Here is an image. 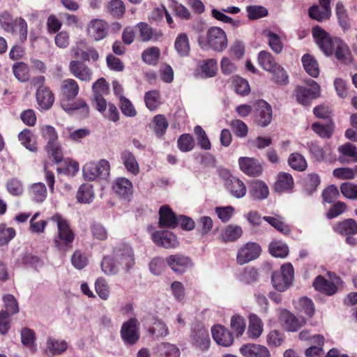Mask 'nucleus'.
Instances as JSON below:
<instances>
[{
	"mask_svg": "<svg viewBox=\"0 0 357 357\" xmlns=\"http://www.w3.org/2000/svg\"><path fill=\"white\" fill-rule=\"evenodd\" d=\"M326 276L328 278L321 275H317L312 282V286L317 291L327 296H332L337 294L339 288L343 287L344 281L335 272L327 271Z\"/></svg>",
	"mask_w": 357,
	"mask_h": 357,
	"instance_id": "7ed1b4c3",
	"label": "nucleus"
},
{
	"mask_svg": "<svg viewBox=\"0 0 357 357\" xmlns=\"http://www.w3.org/2000/svg\"><path fill=\"white\" fill-rule=\"evenodd\" d=\"M71 52L74 57L79 58L82 61H89L90 59L96 61L99 58V54L94 47H89L86 51L73 48Z\"/></svg>",
	"mask_w": 357,
	"mask_h": 357,
	"instance_id": "58836bf2",
	"label": "nucleus"
},
{
	"mask_svg": "<svg viewBox=\"0 0 357 357\" xmlns=\"http://www.w3.org/2000/svg\"><path fill=\"white\" fill-rule=\"evenodd\" d=\"M264 36L267 37L268 40V43L271 50L276 54H280L283 50V43L280 37L269 29H266L263 31Z\"/></svg>",
	"mask_w": 357,
	"mask_h": 357,
	"instance_id": "79ce46f5",
	"label": "nucleus"
},
{
	"mask_svg": "<svg viewBox=\"0 0 357 357\" xmlns=\"http://www.w3.org/2000/svg\"><path fill=\"white\" fill-rule=\"evenodd\" d=\"M331 0H319V5L314 4L308 8L309 17L318 22L328 20L331 16Z\"/></svg>",
	"mask_w": 357,
	"mask_h": 357,
	"instance_id": "f3484780",
	"label": "nucleus"
},
{
	"mask_svg": "<svg viewBox=\"0 0 357 357\" xmlns=\"http://www.w3.org/2000/svg\"><path fill=\"white\" fill-rule=\"evenodd\" d=\"M289 165L298 171H303L307 167V162L302 155L294 153L290 155L288 160Z\"/></svg>",
	"mask_w": 357,
	"mask_h": 357,
	"instance_id": "0e129e2a",
	"label": "nucleus"
},
{
	"mask_svg": "<svg viewBox=\"0 0 357 357\" xmlns=\"http://www.w3.org/2000/svg\"><path fill=\"white\" fill-rule=\"evenodd\" d=\"M45 149L48 153L49 158L56 164H59L63 160V152L59 142L47 144Z\"/></svg>",
	"mask_w": 357,
	"mask_h": 357,
	"instance_id": "8fccbe9b",
	"label": "nucleus"
},
{
	"mask_svg": "<svg viewBox=\"0 0 357 357\" xmlns=\"http://www.w3.org/2000/svg\"><path fill=\"white\" fill-rule=\"evenodd\" d=\"M240 169L246 175L251 177H258L263 172L261 163L255 158L240 157L238 158Z\"/></svg>",
	"mask_w": 357,
	"mask_h": 357,
	"instance_id": "2eb2a0df",
	"label": "nucleus"
},
{
	"mask_svg": "<svg viewBox=\"0 0 357 357\" xmlns=\"http://www.w3.org/2000/svg\"><path fill=\"white\" fill-rule=\"evenodd\" d=\"M335 45L333 52L335 57L342 63H347L349 60V56L351 55L347 45L340 38Z\"/></svg>",
	"mask_w": 357,
	"mask_h": 357,
	"instance_id": "4c0bfd02",
	"label": "nucleus"
},
{
	"mask_svg": "<svg viewBox=\"0 0 357 357\" xmlns=\"http://www.w3.org/2000/svg\"><path fill=\"white\" fill-rule=\"evenodd\" d=\"M174 47L180 56H188L190 54V47L189 38L186 33H179L174 42Z\"/></svg>",
	"mask_w": 357,
	"mask_h": 357,
	"instance_id": "72a5a7b5",
	"label": "nucleus"
},
{
	"mask_svg": "<svg viewBox=\"0 0 357 357\" xmlns=\"http://www.w3.org/2000/svg\"><path fill=\"white\" fill-rule=\"evenodd\" d=\"M279 319L285 330L289 332H296L306 324L304 318L298 319L287 310L281 311Z\"/></svg>",
	"mask_w": 357,
	"mask_h": 357,
	"instance_id": "6ab92c4d",
	"label": "nucleus"
},
{
	"mask_svg": "<svg viewBox=\"0 0 357 357\" xmlns=\"http://www.w3.org/2000/svg\"><path fill=\"white\" fill-rule=\"evenodd\" d=\"M312 88L308 89L304 86H298L295 89V95L297 102L302 105H309L311 101L317 97L320 93L319 85L314 80L310 79L307 82Z\"/></svg>",
	"mask_w": 357,
	"mask_h": 357,
	"instance_id": "1a4fd4ad",
	"label": "nucleus"
},
{
	"mask_svg": "<svg viewBox=\"0 0 357 357\" xmlns=\"http://www.w3.org/2000/svg\"><path fill=\"white\" fill-rule=\"evenodd\" d=\"M3 301L4 303L5 310L1 312H6V314L14 315L19 312L18 303L12 294H8L3 296Z\"/></svg>",
	"mask_w": 357,
	"mask_h": 357,
	"instance_id": "603ef678",
	"label": "nucleus"
},
{
	"mask_svg": "<svg viewBox=\"0 0 357 357\" xmlns=\"http://www.w3.org/2000/svg\"><path fill=\"white\" fill-rule=\"evenodd\" d=\"M201 72L204 77H212L216 75L218 62L215 59H208L202 61L199 66Z\"/></svg>",
	"mask_w": 357,
	"mask_h": 357,
	"instance_id": "37998d69",
	"label": "nucleus"
},
{
	"mask_svg": "<svg viewBox=\"0 0 357 357\" xmlns=\"http://www.w3.org/2000/svg\"><path fill=\"white\" fill-rule=\"evenodd\" d=\"M139 31V39L142 42L158 41L161 39L163 33L161 30L152 28L148 23L140 22L135 26Z\"/></svg>",
	"mask_w": 357,
	"mask_h": 357,
	"instance_id": "4be33fe9",
	"label": "nucleus"
},
{
	"mask_svg": "<svg viewBox=\"0 0 357 357\" xmlns=\"http://www.w3.org/2000/svg\"><path fill=\"white\" fill-rule=\"evenodd\" d=\"M115 261L123 269L128 270L135 264L132 248L127 244H121L114 250Z\"/></svg>",
	"mask_w": 357,
	"mask_h": 357,
	"instance_id": "9d476101",
	"label": "nucleus"
},
{
	"mask_svg": "<svg viewBox=\"0 0 357 357\" xmlns=\"http://www.w3.org/2000/svg\"><path fill=\"white\" fill-rule=\"evenodd\" d=\"M198 145L203 150H210L211 144L204 130L200 126H196L194 128Z\"/></svg>",
	"mask_w": 357,
	"mask_h": 357,
	"instance_id": "680f3d73",
	"label": "nucleus"
},
{
	"mask_svg": "<svg viewBox=\"0 0 357 357\" xmlns=\"http://www.w3.org/2000/svg\"><path fill=\"white\" fill-rule=\"evenodd\" d=\"M158 226L161 229H175L178 226V217L167 205L160 208Z\"/></svg>",
	"mask_w": 357,
	"mask_h": 357,
	"instance_id": "aec40b11",
	"label": "nucleus"
},
{
	"mask_svg": "<svg viewBox=\"0 0 357 357\" xmlns=\"http://www.w3.org/2000/svg\"><path fill=\"white\" fill-rule=\"evenodd\" d=\"M112 189L121 199L130 201L132 195V183L124 177L117 178L113 183Z\"/></svg>",
	"mask_w": 357,
	"mask_h": 357,
	"instance_id": "5701e85b",
	"label": "nucleus"
},
{
	"mask_svg": "<svg viewBox=\"0 0 357 357\" xmlns=\"http://www.w3.org/2000/svg\"><path fill=\"white\" fill-rule=\"evenodd\" d=\"M261 252L260 245L255 242H248L239 250L236 256L237 263L245 264L257 259Z\"/></svg>",
	"mask_w": 357,
	"mask_h": 357,
	"instance_id": "9b49d317",
	"label": "nucleus"
},
{
	"mask_svg": "<svg viewBox=\"0 0 357 357\" xmlns=\"http://www.w3.org/2000/svg\"><path fill=\"white\" fill-rule=\"evenodd\" d=\"M191 338L193 344L202 351L207 350L210 347V337L206 328L199 325L193 327Z\"/></svg>",
	"mask_w": 357,
	"mask_h": 357,
	"instance_id": "a211bd4d",
	"label": "nucleus"
},
{
	"mask_svg": "<svg viewBox=\"0 0 357 357\" xmlns=\"http://www.w3.org/2000/svg\"><path fill=\"white\" fill-rule=\"evenodd\" d=\"M337 151L340 162H342V157H349L352 159V161L357 162V147L354 144L346 142L338 147Z\"/></svg>",
	"mask_w": 357,
	"mask_h": 357,
	"instance_id": "49530a36",
	"label": "nucleus"
},
{
	"mask_svg": "<svg viewBox=\"0 0 357 357\" xmlns=\"http://www.w3.org/2000/svg\"><path fill=\"white\" fill-rule=\"evenodd\" d=\"M109 26L107 22L101 19H92L87 26V33L95 41L103 40L108 35Z\"/></svg>",
	"mask_w": 357,
	"mask_h": 357,
	"instance_id": "dca6fc26",
	"label": "nucleus"
},
{
	"mask_svg": "<svg viewBox=\"0 0 357 357\" xmlns=\"http://www.w3.org/2000/svg\"><path fill=\"white\" fill-rule=\"evenodd\" d=\"M76 197L79 203L90 204L94 198L92 185L89 183L81 185L77 192Z\"/></svg>",
	"mask_w": 357,
	"mask_h": 357,
	"instance_id": "e433bc0d",
	"label": "nucleus"
},
{
	"mask_svg": "<svg viewBox=\"0 0 357 357\" xmlns=\"http://www.w3.org/2000/svg\"><path fill=\"white\" fill-rule=\"evenodd\" d=\"M258 64L266 71H273L278 65L273 56L268 51L262 50L257 56Z\"/></svg>",
	"mask_w": 357,
	"mask_h": 357,
	"instance_id": "473e14b6",
	"label": "nucleus"
},
{
	"mask_svg": "<svg viewBox=\"0 0 357 357\" xmlns=\"http://www.w3.org/2000/svg\"><path fill=\"white\" fill-rule=\"evenodd\" d=\"M241 354L245 357H271L268 348L257 344H246L240 348Z\"/></svg>",
	"mask_w": 357,
	"mask_h": 357,
	"instance_id": "cd10ccee",
	"label": "nucleus"
},
{
	"mask_svg": "<svg viewBox=\"0 0 357 357\" xmlns=\"http://www.w3.org/2000/svg\"><path fill=\"white\" fill-rule=\"evenodd\" d=\"M341 193L347 199L357 200V184L346 182L340 185Z\"/></svg>",
	"mask_w": 357,
	"mask_h": 357,
	"instance_id": "774afa93",
	"label": "nucleus"
},
{
	"mask_svg": "<svg viewBox=\"0 0 357 357\" xmlns=\"http://www.w3.org/2000/svg\"><path fill=\"white\" fill-rule=\"evenodd\" d=\"M49 220L55 222L57 227V237L54 241L55 246L62 251L71 249L75 235L68 221L59 213L54 214Z\"/></svg>",
	"mask_w": 357,
	"mask_h": 357,
	"instance_id": "f257e3e1",
	"label": "nucleus"
},
{
	"mask_svg": "<svg viewBox=\"0 0 357 357\" xmlns=\"http://www.w3.org/2000/svg\"><path fill=\"white\" fill-rule=\"evenodd\" d=\"M262 331L263 323L261 319L256 314H250L248 329V336L251 338L257 339L261 335Z\"/></svg>",
	"mask_w": 357,
	"mask_h": 357,
	"instance_id": "f704fd0d",
	"label": "nucleus"
},
{
	"mask_svg": "<svg viewBox=\"0 0 357 357\" xmlns=\"http://www.w3.org/2000/svg\"><path fill=\"white\" fill-rule=\"evenodd\" d=\"M302 63L306 73L312 77H317L319 75V69L317 61L309 54L302 56Z\"/></svg>",
	"mask_w": 357,
	"mask_h": 357,
	"instance_id": "c9c22d12",
	"label": "nucleus"
},
{
	"mask_svg": "<svg viewBox=\"0 0 357 357\" xmlns=\"http://www.w3.org/2000/svg\"><path fill=\"white\" fill-rule=\"evenodd\" d=\"M313 38L319 49L326 56H332L334 52L335 43L340 39L338 37H331L323 28L319 25L312 29Z\"/></svg>",
	"mask_w": 357,
	"mask_h": 357,
	"instance_id": "39448f33",
	"label": "nucleus"
},
{
	"mask_svg": "<svg viewBox=\"0 0 357 357\" xmlns=\"http://www.w3.org/2000/svg\"><path fill=\"white\" fill-rule=\"evenodd\" d=\"M312 130L322 138H330L333 132V126L330 124L314 123L312 125Z\"/></svg>",
	"mask_w": 357,
	"mask_h": 357,
	"instance_id": "338daca9",
	"label": "nucleus"
},
{
	"mask_svg": "<svg viewBox=\"0 0 357 357\" xmlns=\"http://www.w3.org/2000/svg\"><path fill=\"white\" fill-rule=\"evenodd\" d=\"M246 11L250 20H258L266 17L268 14L267 8L262 6H248L246 7Z\"/></svg>",
	"mask_w": 357,
	"mask_h": 357,
	"instance_id": "052dcab7",
	"label": "nucleus"
},
{
	"mask_svg": "<svg viewBox=\"0 0 357 357\" xmlns=\"http://www.w3.org/2000/svg\"><path fill=\"white\" fill-rule=\"evenodd\" d=\"M320 177L317 174H310L304 180V188L307 195L314 193L320 185Z\"/></svg>",
	"mask_w": 357,
	"mask_h": 357,
	"instance_id": "bf43d9fd",
	"label": "nucleus"
},
{
	"mask_svg": "<svg viewBox=\"0 0 357 357\" xmlns=\"http://www.w3.org/2000/svg\"><path fill=\"white\" fill-rule=\"evenodd\" d=\"M225 186L231 195L238 199L243 197L247 192L245 183L234 176L230 175L225 179Z\"/></svg>",
	"mask_w": 357,
	"mask_h": 357,
	"instance_id": "a878e982",
	"label": "nucleus"
},
{
	"mask_svg": "<svg viewBox=\"0 0 357 357\" xmlns=\"http://www.w3.org/2000/svg\"><path fill=\"white\" fill-rule=\"evenodd\" d=\"M121 160L127 169L132 174L137 175L139 172L138 163L134 155L129 151H124L121 153Z\"/></svg>",
	"mask_w": 357,
	"mask_h": 357,
	"instance_id": "a19ab883",
	"label": "nucleus"
},
{
	"mask_svg": "<svg viewBox=\"0 0 357 357\" xmlns=\"http://www.w3.org/2000/svg\"><path fill=\"white\" fill-rule=\"evenodd\" d=\"M110 165L108 160L101 159L98 162H89L83 167V176L86 181H92L106 178L109 175Z\"/></svg>",
	"mask_w": 357,
	"mask_h": 357,
	"instance_id": "423d86ee",
	"label": "nucleus"
},
{
	"mask_svg": "<svg viewBox=\"0 0 357 357\" xmlns=\"http://www.w3.org/2000/svg\"><path fill=\"white\" fill-rule=\"evenodd\" d=\"M198 43L204 50H213L217 52H222L227 48L228 41L223 29L218 26H211L208 29L205 36H199Z\"/></svg>",
	"mask_w": 357,
	"mask_h": 357,
	"instance_id": "f03ea898",
	"label": "nucleus"
},
{
	"mask_svg": "<svg viewBox=\"0 0 357 357\" xmlns=\"http://www.w3.org/2000/svg\"><path fill=\"white\" fill-rule=\"evenodd\" d=\"M67 347L65 341L49 339L47 342L46 352L52 356L60 354L66 350Z\"/></svg>",
	"mask_w": 357,
	"mask_h": 357,
	"instance_id": "864d4df0",
	"label": "nucleus"
},
{
	"mask_svg": "<svg viewBox=\"0 0 357 357\" xmlns=\"http://www.w3.org/2000/svg\"><path fill=\"white\" fill-rule=\"evenodd\" d=\"M294 186V181L292 176L286 172H280L277 176L276 181L273 185V190L275 192L282 194L284 192H290Z\"/></svg>",
	"mask_w": 357,
	"mask_h": 357,
	"instance_id": "bb28decb",
	"label": "nucleus"
},
{
	"mask_svg": "<svg viewBox=\"0 0 357 357\" xmlns=\"http://www.w3.org/2000/svg\"><path fill=\"white\" fill-rule=\"evenodd\" d=\"M69 70L73 76L81 81L90 82L92 79V70L82 61H71L69 63Z\"/></svg>",
	"mask_w": 357,
	"mask_h": 357,
	"instance_id": "393cba45",
	"label": "nucleus"
},
{
	"mask_svg": "<svg viewBox=\"0 0 357 357\" xmlns=\"http://www.w3.org/2000/svg\"><path fill=\"white\" fill-rule=\"evenodd\" d=\"M214 341L222 347H229L234 342L232 333L222 325H215L211 328Z\"/></svg>",
	"mask_w": 357,
	"mask_h": 357,
	"instance_id": "b1692460",
	"label": "nucleus"
},
{
	"mask_svg": "<svg viewBox=\"0 0 357 357\" xmlns=\"http://www.w3.org/2000/svg\"><path fill=\"white\" fill-rule=\"evenodd\" d=\"M153 123L155 135L159 137H162L169 126L166 117L162 114H157L153 117Z\"/></svg>",
	"mask_w": 357,
	"mask_h": 357,
	"instance_id": "5fc2aeb1",
	"label": "nucleus"
},
{
	"mask_svg": "<svg viewBox=\"0 0 357 357\" xmlns=\"http://www.w3.org/2000/svg\"><path fill=\"white\" fill-rule=\"evenodd\" d=\"M18 139L27 149L35 152L38 147L36 142L33 140V135L29 129H24L18 135Z\"/></svg>",
	"mask_w": 357,
	"mask_h": 357,
	"instance_id": "6e6d98bb",
	"label": "nucleus"
},
{
	"mask_svg": "<svg viewBox=\"0 0 357 357\" xmlns=\"http://www.w3.org/2000/svg\"><path fill=\"white\" fill-rule=\"evenodd\" d=\"M31 199L38 203L45 201L47 197V188L43 183H36L31 185Z\"/></svg>",
	"mask_w": 357,
	"mask_h": 357,
	"instance_id": "de8ad7c7",
	"label": "nucleus"
},
{
	"mask_svg": "<svg viewBox=\"0 0 357 357\" xmlns=\"http://www.w3.org/2000/svg\"><path fill=\"white\" fill-rule=\"evenodd\" d=\"M62 100L66 102L73 100L79 93V86L77 82L71 78L63 81L61 86Z\"/></svg>",
	"mask_w": 357,
	"mask_h": 357,
	"instance_id": "c756f323",
	"label": "nucleus"
},
{
	"mask_svg": "<svg viewBox=\"0 0 357 357\" xmlns=\"http://www.w3.org/2000/svg\"><path fill=\"white\" fill-rule=\"evenodd\" d=\"M158 351L162 357H180L179 349L173 344L162 342L158 346Z\"/></svg>",
	"mask_w": 357,
	"mask_h": 357,
	"instance_id": "09e8293b",
	"label": "nucleus"
},
{
	"mask_svg": "<svg viewBox=\"0 0 357 357\" xmlns=\"http://www.w3.org/2000/svg\"><path fill=\"white\" fill-rule=\"evenodd\" d=\"M294 278V268L291 264L281 267L280 271H274L271 277L273 287L279 291H284L291 284Z\"/></svg>",
	"mask_w": 357,
	"mask_h": 357,
	"instance_id": "0eeeda50",
	"label": "nucleus"
},
{
	"mask_svg": "<svg viewBox=\"0 0 357 357\" xmlns=\"http://www.w3.org/2000/svg\"><path fill=\"white\" fill-rule=\"evenodd\" d=\"M249 193L255 200H263L269 195V189L267 184L261 180H254L250 183Z\"/></svg>",
	"mask_w": 357,
	"mask_h": 357,
	"instance_id": "c85d7f7f",
	"label": "nucleus"
},
{
	"mask_svg": "<svg viewBox=\"0 0 357 357\" xmlns=\"http://www.w3.org/2000/svg\"><path fill=\"white\" fill-rule=\"evenodd\" d=\"M195 142L192 136L190 134L181 135L177 140V146L182 152H188L194 149Z\"/></svg>",
	"mask_w": 357,
	"mask_h": 357,
	"instance_id": "4d7b16f0",
	"label": "nucleus"
},
{
	"mask_svg": "<svg viewBox=\"0 0 357 357\" xmlns=\"http://www.w3.org/2000/svg\"><path fill=\"white\" fill-rule=\"evenodd\" d=\"M263 219L283 234L287 235L291 231L289 226L280 219L271 216H264Z\"/></svg>",
	"mask_w": 357,
	"mask_h": 357,
	"instance_id": "69168bd1",
	"label": "nucleus"
},
{
	"mask_svg": "<svg viewBox=\"0 0 357 357\" xmlns=\"http://www.w3.org/2000/svg\"><path fill=\"white\" fill-rule=\"evenodd\" d=\"M119 266L117 262L115 261V258L114 259L109 256L104 257L101 262L102 271L108 275L117 273Z\"/></svg>",
	"mask_w": 357,
	"mask_h": 357,
	"instance_id": "13d9d810",
	"label": "nucleus"
},
{
	"mask_svg": "<svg viewBox=\"0 0 357 357\" xmlns=\"http://www.w3.org/2000/svg\"><path fill=\"white\" fill-rule=\"evenodd\" d=\"M15 77L20 82H25L29 79V68L24 62H17L13 66Z\"/></svg>",
	"mask_w": 357,
	"mask_h": 357,
	"instance_id": "3c124183",
	"label": "nucleus"
},
{
	"mask_svg": "<svg viewBox=\"0 0 357 357\" xmlns=\"http://www.w3.org/2000/svg\"><path fill=\"white\" fill-rule=\"evenodd\" d=\"M121 337L127 345H134L139 340V323L136 318H130L121 328Z\"/></svg>",
	"mask_w": 357,
	"mask_h": 357,
	"instance_id": "6e6552de",
	"label": "nucleus"
},
{
	"mask_svg": "<svg viewBox=\"0 0 357 357\" xmlns=\"http://www.w3.org/2000/svg\"><path fill=\"white\" fill-rule=\"evenodd\" d=\"M335 13L340 26L344 30L350 28V20L347 13V10L341 1H338L335 7Z\"/></svg>",
	"mask_w": 357,
	"mask_h": 357,
	"instance_id": "c03bdc74",
	"label": "nucleus"
},
{
	"mask_svg": "<svg viewBox=\"0 0 357 357\" xmlns=\"http://www.w3.org/2000/svg\"><path fill=\"white\" fill-rule=\"evenodd\" d=\"M167 264L176 275H182L192 265L190 257L181 254L171 255L166 258Z\"/></svg>",
	"mask_w": 357,
	"mask_h": 357,
	"instance_id": "ddd939ff",
	"label": "nucleus"
},
{
	"mask_svg": "<svg viewBox=\"0 0 357 357\" xmlns=\"http://www.w3.org/2000/svg\"><path fill=\"white\" fill-rule=\"evenodd\" d=\"M41 136L47 140V144H54L58 142V134L56 129L50 125H45L40 128Z\"/></svg>",
	"mask_w": 357,
	"mask_h": 357,
	"instance_id": "e2e57ef3",
	"label": "nucleus"
},
{
	"mask_svg": "<svg viewBox=\"0 0 357 357\" xmlns=\"http://www.w3.org/2000/svg\"><path fill=\"white\" fill-rule=\"evenodd\" d=\"M243 234V231L241 227L228 225L222 230L219 238L223 243L233 242L239 238Z\"/></svg>",
	"mask_w": 357,
	"mask_h": 357,
	"instance_id": "2f4dec72",
	"label": "nucleus"
},
{
	"mask_svg": "<svg viewBox=\"0 0 357 357\" xmlns=\"http://www.w3.org/2000/svg\"><path fill=\"white\" fill-rule=\"evenodd\" d=\"M15 25L19 29V41L23 43L26 40L28 33V25L26 20L21 17L13 20L12 15L7 11L0 14V26L5 31L14 33Z\"/></svg>",
	"mask_w": 357,
	"mask_h": 357,
	"instance_id": "20e7f679",
	"label": "nucleus"
},
{
	"mask_svg": "<svg viewBox=\"0 0 357 357\" xmlns=\"http://www.w3.org/2000/svg\"><path fill=\"white\" fill-rule=\"evenodd\" d=\"M36 98L39 109L41 110H49L54 102V95L47 86L38 87L36 92Z\"/></svg>",
	"mask_w": 357,
	"mask_h": 357,
	"instance_id": "412c9836",
	"label": "nucleus"
},
{
	"mask_svg": "<svg viewBox=\"0 0 357 357\" xmlns=\"http://www.w3.org/2000/svg\"><path fill=\"white\" fill-rule=\"evenodd\" d=\"M160 55V49L158 47H151L144 50L142 54V59L146 64L155 66L158 62Z\"/></svg>",
	"mask_w": 357,
	"mask_h": 357,
	"instance_id": "a18cd8bd",
	"label": "nucleus"
},
{
	"mask_svg": "<svg viewBox=\"0 0 357 357\" xmlns=\"http://www.w3.org/2000/svg\"><path fill=\"white\" fill-rule=\"evenodd\" d=\"M334 230L340 235H355L357 234V222L352 218L345 219L337 222L334 227Z\"/></svg>",
	"mask_w": 357,
	"mask_h": 357,
	"instance_id": "7c9ffc66",
	"label": "nucleus"
},
{
	"mask_svg": "<svg viewBox=\"0 0 357 357\" xmlns=\"http://www.w3.org/2000/svg\"><path fill=\"white\" fill-rule=\"evenodd\" d=\"M255 121L261 127L268 126L272 121V107L264 100H258L255 102Z\"/></svg>",
	"mask_w": 357,
	"mask_h": 357,
	"instance_id": "f8f14e48",
	"label": "nucleus"
},
{
	"mask_svg": "<svg viewBox=\"0 0 357 357\" xmlns=\"http://www.w3.org/2000/svg\"><path fill=\"white\" fill-rule=\"evenodd\" d=\"M109 14L117 19L123 17L126 13V5L122 0H110L107 6Z\"/></svg>",
	"mask_w": 357,
	"mask_h": 357,
	"instance_id": "ea45409f",
	"label": "nucleus"
},
{
	"mask_svg": "<svg viewBox=\"0 0 357 357\" xmlns=\"http://www.w3.org/2000/svg\"><path fill=\"white\" fill-rule=\"evenodd\" d=\"M151 239L156 245L165 249L176 248L178 245L176 236L169 231H155L152 234Z\"/></svg>",
	"mask_w": 357,
	"mask_h": 357,
	"instance_id": "4468645a",
	"label": "nucleus"
}]
</instances>
